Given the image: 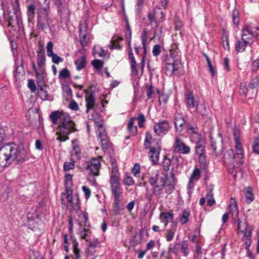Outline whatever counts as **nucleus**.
Returning a JSON list of instances; mask_svg holds the SVG:
<instances>
[{"mask_svg": "<svg viewBox=\"0 0 259 259\" xmlns=\"http://www.w3.org/2000/svg\"><path fill=\"white\" fill-rule=\"evenodd\" d=\"M159 12L160 14H162V12L161 11V9L159 7L156 6L153 10V13H150V12L148 13V14L147 15V18H148V20L149 21L150 24L151 25H152V23L154 22H155L156 23H157V21L156 20V14Z\"/></svg>", "mask_w": 259, "mask_h": 259, "instance_id": "nucleus-36", "label": "nucleus"}, {"mask_svg": "<svg viewBox=\"0 0 259 259\" xmlns=\"http://www.w3.org/2000/svg\"><path fill=\"white\" fill-rule=\"evenodd\" d=\"M233 135L235 142V147L237 151L236 153V156L239 158V163L240 164L244 163L243 158V149L242 147L241 141H240V130L235 125L233 128Z\"/></svg>", "mask_w": 259, "mask_h": 259, "instance_id": "nucleus-8", "label": "nucleus"}, {"mask_svg": "<svg viewBox=\"0 0 259 259\" xmlns=\"http://www.w3.org/2000/svg\"><path fill=\"white\" fill-rule=\"evenodd\" d=\"M159 172L158 171H156L155 175L154 176H151L149 178L148 182L151 186L154 187L158 185L157 184V183L159 179Z\"/></svg>", "mask_w": 259, "mask_h": 259, "instance_id": "nucleus-58", "label": "nucleus"}, {"mask_svg": "<svg viewBox=\"0 0 259 259\" xmlns=\"http://www.w3.org/2000/svg\"><path fill=\"white\" fill-rule=\"evenodd\" d=\"M30 158L27 149L23 146L14 147L11 145L0 147V166L7 167L12 164H21Z\"/></svg>", "mask_w": 259, "mask_h": 259, "instance_id": "nucleus-1", "label": "nucleus"}, {"mask_svg": "<svg viewBox=\"0 0 259 259\" xmlns=\"http://www.w3.org/2000/svg\"><path fill=\"white\" fill-rule=\"evenodd\" d=\"M31 251L32 254L29 256V259H45L39 251L31 250Z\"/></svg>", "mask_w": 259, "mask_h": 259, "instance_id": "nucleus-64", "label": "nucleus"}, {"mask_svg": "<svg viewBox=\"0 0 259 259\" xmlns=\"http://www.w3.org/2000/svg\"><path fill=\"white\" fill-rule=\"evenodd\" d=\"M37 64L39 69H42V67L45 64L46 56L43 46H39L37 51Z\"/></svg>", "mask_w": 259, "mask_h": 259, "instance_id": "nucleus-25", "label": "nucleus"}, {"mask_svg": "<svg viewBox=\"0 0 259 259\" xmlns=\"http://www.w3.org/2000/svg\"><path fill=\"white\" fill-rule=\"evenodd\" d=\"M45 6H40L36 11V28L39 31H45L49 29L52 32L54 27L51 25L52 20L51 17L50 0H45Z\"/></svg>", "mask_w": 259, "mask_h": 259, "instance_id": "nucleus-3", "label": "nucleus"}, {"mask_svg": "<svg viewBox=\"0 0 259 259\" xmlns=\"http://www.w3.org/2000/svg\"><path fill=\"white\" fill-rule=\"evenodd\" d=\"M176 183L170 182L169 184L165 185V192L167 195H170L174 192L175 188Z\"/></svg>", "mask_w": 259, "mask_h": 259, "instance_id": "nucleus-62", "label": "nucleus"}, {"mask_svg": "<svg viewBox=\"0 0 259 259\" xmlns=\"http://www.w3.org/2000/svg\"><path fill=\"white\" fill-rule=\"evenodd\" d=\"M186 122L184 115L182 114L178 113L175 114L174 124L175 127L177 132L181 133L183 131L184 126L186 127Z\"/></svg>", "mask_w": 259, "mask_h": 259, "instance_id": "nucleus-19", "label": "nucleus"}, {"mask_svg": "<svg viewBox=\"0 0 259 259\" xmlns=\"http://www.w3.org/2000/svg\"><path fill=\"white\" fill-rule=\"evenodd\" d=\"M171 128L169 122L167 120H161L154 125L153 130L155 134L160 136L161 134H166Z\"/></svg>", "mask_w": 259, "mask_h": 259, "instance_id": "nucleus-14", "label": "nucleus"}, {"mask_svg": "<svg viewBox=\"0 0 259 259\" xmlns=\"http://www.w3.org/2000/svg\"><path fill=\"white\" fill-rule=\"evenodd\" d=\"M174 218V214L172 212H161L159 215V219L166 223L172 222Z\"/></svg>", "mask_w": 259, "mask_h": 259, "instance_id": "nucleus-41", "label": "nucleus"}, {"mask_svg": "<svg viewBox=\"0 0 259 259\" xmlns=\"http://www.w3.org/2000/svg\"><path fill=\"white\" fill-rule=\"evenodd\" d=\"M218 137V139H215L211 134L209 135L210 148L217 157H220L222 155L224 149L222 135L219 133Z\"/></svg>", "mask_w": 259, "mask_h": 259, "instance_id": "nucleus-7", "label": "nucleus"}, {"mask_svg": "<svg viewBox=\"0 0 259 259\" xmlns=\"http://www.w3.org/2000/svg\"><path fill=\"white\" fill-rule=\"evenodd\" d=\"M70 162L65 161L63 165V170L65 171L73 169L75 168V163L76 161L73 157L70 158Z\"/></svg>", "mask_w": 259, "mask_h": 259, "instance_id": "nucleus-50", "label": "nucleus"}, {"mask_svg": "<svg viewBox=\"0 0 259 259\" xmlns=\"http://www.w3.org/2000/svg\"><path fill=\"white\" fill-rule=\"evenodd\" d=\"M49 117L54 124L58 123L59 131L63 135H70L78 132L74 121L71 119L70 115L63 111L56 110L52 111Z\"/></svg>", "mask_w": 259, "mask_h": 259, "instance_id": "nucleus-2", "label": "nucleus"}, {"mask_svg": "<svg viewBox=\"0 0 259 259\" xmlns=\"http://www.w3.org/2000/svg\"><path fill=\"white\" fill-rule=\"evenodd\" d=\"M190 141L195 144L205 142V138L198 132L189 136Z\"/></svg>", "mask_w": 259, "mask_h": 259, "instance_id": "nucleus-39", "label": "nucleus"}, {"mask_svg": "<svg viewBox=\"0 0 259 259\" xmlns=\"http://www.w3.org/2000/svg\"><path fill=\"white\" fill-rule=\"evenodd\" d=\"M206 143H197L195 146V153L198 156V162L201 168H205L206 164V155L204 153Z\"/></svg>", "mask_w": 259, "mask_h": 259, "instance_id": "nucleus-11", "label": "nucleus"}, {"mask_svg": "<svg viewBox=\"0 0 259 259\" xmlns=\"http://www.w3.org/2000/svg\"><path fill=\"white\" fill-rule=\"evenodd\" d=\"M88 246L89 247L86 249L85 251L86 253L91 255H94L96 252L95 248L97 247V245L92 242H90Z\"/></svg>", "mask_w": 259, "mask_h": 259, "instance_id": "nucleus-57", "label": "nucleus"}, {"mask_svg": "<svg viewBox=\"0 0 259 259\" xmlns=\"http://www.w3.org/2000/svg\"><path fill=\"white\" fill-rule=\"evenodd\" d=\"M174 19L175 30L176 31L180 30L183 26L182 21L178 16H176Z\"/></svg>", "mask_w": 259, "mask_h": 259, "instance_id": "nucleus-63", "label": "nucleus"}, {"mask_svg": "<svg viewBox=\"0 0 259 259\" xmlns=\"http://www.w3.org/2000/svg\"><path fill=\"white\" fill-rule=\"evenodd\" d=\"M200 175H201L200 169L199 168L195 167L194 169L190 178L192 180L197 181L200 179Z\"/></svg>", "mask_w": 259, "mask_h": 259, "instance_id": "nucleus-60", "label": "nucleus"}, {"mask_svg": "<svg viewBox=\"0 0 259 259\" xmlns=\"http://www.w3.org/2000/svg\"><path fill=\"white\" fill-rule=\"evenodd\" d=\"M44 79V76L36 79L37 96L42 101H52L53 98L49 97L47 91L45 89V87H48L49 85L45 83Z\"/></svg>", "mask_w": 259, "mask_h": 259, "instance_id": "nucleus-9", "label": "nucleus"}, {"mask_svg": "<svg viewBox=\"0 0 259 259\" xmlns=\"http://www.w3.org/2000/svg\"><path fill=\"white\" fill-rule=\"evenodd\" d=\"M248 189L249 190H247L245 192V201L247 204H250L254 200V196L251 188L249 187Z\"/></svg>", "mask_w": 259, "mask_h": 259, "instance_id": "nucleus-47", "label": "nucleus"}, {"mask_svg": "<svg viewBox=\"0 0 259 259\" xmlns=\"http://www.w3.org/2000/svg\"><path fill=\"white\" fill-rule=\"evenodd\" d=\"M247 85L250 89L251 98H256L258 93L257 89L259 87V77L251 78Z\"/></svg>", "mask_w": 259, "mask_h": 259, "instance_id": "nucleus-22", "label": "nucleus"}, {"mask_svg": "<svg viewBox=\"0 0 259 259\" xmlns=\"http://www.w3.org/2000/svg\"><path fill=\"white\" fill-rule=\"evenodd\" d=\"M241 36L244 39H246V41L249 42H251L253 45V38L256 39L257 41H259V32L253 31L252 28L249 26H245L241 29Z\"/></svg>", "mask_w": 259, "mask_h": 259, "instance_id": "nucleus-13", "label": "nucleus"}, {"mask_svg": "<svg viewBox=\"0 0 259 259\" xmlns=\"http://www.w3.org/2000/svg\"><path fill=\"white\" fill-rule=\"evenodd\" d=\"M171 164V159L167 157L166 156H165L163 159L162 164L163 169L165 171H168L169 170Z\"/></svg>", "mask_w": 259, "mask_h": 259, "instance_id": "nucleus-55", "label": "nucleus"}, {"mask_svg": "<svg viewBox=\"0 0 259 259\" xmlns=\"http://www.w3.org/2000/svg\"><path fill=\"white\" fill-rule=\"evenodd\" d=\"M110 163L112 166V170H111V175H110V180H112V177H116L117 178H119L118 175L119 173V169L117 166L116 160L114 157L110 158Z\"/></svg>", "mask_w": 259, "mask_h": 259, "instance_id": "nucleus-34", "label": "nucleus"}, {"mask_svg": "<svg viewBox=\"0 0 259 259\" xmlns=\"http://www.w3.org/2000/svg\"><path fill=\"white\" fill-rule=\"evenodd\" d=\"M202 54L203 56L205 57V58L206 60L208 68V70L210 72V73H211V75L212 77H214L217 72H216L215 69L214 68V67L212 66V64L211 63L210 58L204 52H202Z\"/></svg>", "mask_w": 259, "mask_h": 259, "instance_id": "nucleus-44", "label": "nucleus"}, {"mask_svg": "<svg viewBox=\"0 0 259 259\" xmlns=\"http://www.w3.org/2000/svg\"><path fill=\"white\" fill-rule=\"evenodd\" d=\"M174 147V151L175 153L181 152L183 154H188L190 152V147L186 145L185 143L179 138L176 139Z\"/></svg>", "mask_w": 259, "mask_h": 259, "instance_id": "nucleus-16", "label": "nucleus"}, {"mask_svg": "<svg viewBox=\"0 0 259 259\" xmlns=\"http://www.w3.org/2000/svg\"><path fill=\"white\" fill-rule=\"evenodd\" d=\"M13 11L12 12L10 10H7L8 18H6L4 20L7 22V26L8 27H11L15 30L16 26L19 28L21 25H22V19L21 11Z\"/></svg>", "mask_w": 259, "mask_h": 259, "instance_id": "nucleus-6", "label": "nucleus"}, {"mask_svg": "<svg viewBox=\"0 0 259 259\" xmlns=\"http://www.w3.org/2000/svg\"><path fill=\"white\" fill-rule=\"evenodd\" d=\"M238 94L240 97L244 98L246 100H249L254 99V98H251L250 89L249 88L247 84V82H240L239 88L238 90Z\"/></svg>", "mask_w": 259, "mask_h": 259, "instance_id": "nucleus-21", "label": "nucleus"}, {"mask_svg": "<svg viewBox=\"0 0 259 259\" xmlns=\"http://www.w3.org/2000/svg\"><path fill=\"white\" fill-rule=\"evenodd\" d=\"M92 120H93L96 125L98 128L103 129L104 124L103 123V119L101 117V115L95 109L93 110V112L91 115Z\"/></svg>", "mask_w": 259, "mask_h": 259, "instance_id": "nucleus-29", "label": "nucleus"}, {"mask_svg": "<svg viewBox=\"0 0 259 259\" xmlns=\"http://www.w3.org/2000/svg\"><path fill=\"white\" fill-rule=\"evenodd\" d=\"M23 59H21V64L20 65H18L15 62V65L16 66V70H15V81L16 82H20V80L24 78V77L25 76V71L24 70V66H23Z\"/></svg>", "mask_w": 259, "mask_h": 259, "instance_id": "nucleus-27", "label": "nucleus"}, {"mask_svg": "<svg viewBox=\"0 0 259 259\" xmlns=\"http://www.w3.org/2000/svg\"><path fill=\"white\" fill-rule=\"evenodd\" d=\"M237 221V229L239 230V231L243 233L244 236L246 237V238L251 239L253 231L252 226L249 227L247 230L241 229L242 221L240 220V219H238Z\"/></svg>", "mask_w": 259, "mask_h": 259, "instance_id": "nucleus-32", "label": "nucleus"}, {"mask_svg": "<svg viewBox=\"0 0 259 259\" xmlns=\"http://www.w3.org/2000/svg\"><path fill=\"white\" fill-rule=\"evenodd\" d=\"M153 140L151 134L147 131L145 134V138L144 143V148L145 150L150 149L149 158L152 162L153 165L157 164L159 159V156L161 150V141L158 140L154 146L151 147Z\"/></svg>", "mask_w": 259, "mask_h": 259, "instance_id": "nucleus-4", "label": "nucleus"}, {"mask_svg": "<svg viewBox=\"0 0 259 259\" xmlns=\"http://www.w3.org/2000/svg\"><path fill=\"white\" fill-rule=\"evenodd\" d=\"M235 158V154L231 149H229L225 151L223 155V161L224 163H233Z\"/></svg>", "mask_w": 259, "mask_h": 259, "instance_id": "nucleus-31", "label": "nucleus"}, {"mask_svg": "<svg viewBox=\"0 0 259 259\" xmlns=\"http://www.w3.org/2000/svg\"><path fill=\"white\" fill-rule=\"evenodd\" d=\"M186 131L189 136L195 134L199 131V128L196 123L191 124L190 122L186 123Z\"/></svg>", "mask_w": 259, "mask_h": 259, "instance_id": "nucleus-38", "label": "nucleus"}, {"mask_svg": "<svg viewBox=\"0 0 259 259\" xmlns=\"http://www.w3.org/2000/svg\"><path fill=\"white\" fill-rule=\"evenodd\" d=\"M143 238V231L140 230L139 232L136 233L131 236L129 239V244L131 247H135L142 243Z\"/></svg>", "mask_w": 259, "mask_h": 259, "instance_id": "nucleus-26", "label": "nucleus"}, {"mask_svg": "<svg viewBox=\"0 0 259 259\" xmlns=\"http://www.w3.org/2000/svg\"><path fill=\"white\" fill-rule=\"evenodd\" d=\"M72 150L71 151V157L77 161L81 159V149L79 146V141L78 139H75L71 141Z\"/></svg>", "mask_w": 259, "mask_h": 259, "instance_id": "nucleus-17", "label": "nucleus"}, {"mask_svg": "<svg viewBox=\"0 0 259 259\" xmlns=\"http://www.w3.org/2000/svg\"><path fill=\"white\" fill-rule=\"evenodd\" d=\"M101 168V162L100 160L96 158H92L89 162H87L83 169L88 172V180L93 185H95L96 183L95 176L99 175L100 169Z\"/></svg>", "mask_w": 259, "mask_h": 259, "instance_id": "nucleus-5", "label": "nucleus"}, {"mask_svg": "<svg viewBox=\"0 0 259 259\" xmlns=\"http://www.w3.org/2000/svg\"><path fill=\"white\" fill-rule=\"evenodd\" d=\"M145 89L146 91V94L148 99H154L156 97V93L154 90V87L151 82L150 83H146Z\"/></svg>", "mask_w": 259, "mask_h": 259, "instance_id": "nucleus-37", "label": "nucleus"}, {"mask_svg": "<svg viewBox=\"0 0 259 259\" xmlns=\"http://www.w3.org/2000/svg\"><path fill=\"white\" fill-rule=\"evenodd\" d=\"M247 46L252 47V43L246 41V39H244L243 37H241L240 40H237L235 44V49L236 52L238 53H242L244 52Z\"/></svg>", "mask_w": 259, "mask_h": 259, "instance_id": "nucleus-23", "label": "nucleus"}, {"mask_svg": "<svg viewBox=\"0 0 259 259\" xmlns=\"http://www.w3.org/2000/svg\"><path fill=\"white\" fill-rule=\"evenodd\" d=\"M136 119V117H132L128 121L127 124V130L130 132V134L135 136L137 134L138 128L137 126H134V121Z\"/></svg>", "mask_w": 259, "mask_h": 259, "instance_id": "nucleus-40", "label": "nucleus"}, {"mask_svg": "<svg viewBox=\"0 0 259 259\" xmlns=\"http://www.w3.org/2000/svg\"><path fill=\"white\" fill-rule=\"evenodd\" d=\"M187 110L192 114L197 112L198 106L200 103L195 100L193 93L189 92L185 94V100Z\"/></svg>", "mask_w": 259, "mask_h": 259, "instance_id": "nucleus-12", "label": "nucleus"}, {"mask_svg": "<svg viewBox=\"0 0 259 259\" xmlns=\"http://www.w3.org/2000/svg\"><path fill=\"white\" fill-rule=\"evenodd\" d=\"M167 65L171 66V68H173L175 71H176L180 69L181 66L182 65V63L180 60L174 59L172 60V62H168Z\"/></svg>", "mask_w": 259, "mask_h": 259, "instance_id": "nucleus-56", "label": "nucleus"}, {"mask_svg": "<svg viewBox=\"0 0 259 259\" xmlns=\"http://www.w3.org/2000/svg\"><path fill=\"white\" fill-rule=\"evenodd\" d=\"M212 191L213 189L212 188L206 193V198H207V205L209 206H212L215 203V201L213 198Z\"/></svg>", "mask_w": 259, "mask_h": 259, "instance_id": "nucleus-52", "label": "nucleus"}, {"mask_svg": "<svg viewBox=\"0 0 259 259\" xmlns=\"http://www.w3.org/2000/svg\"><path fill=\"white\" fill-rule=\"evenodd\" d=\"M110 184L111 192L114 198H120L122 194V191L119 182V178L112 177V180H110Z\"/></svg>", "mask_w": 259, "mask_h": 259, "instance_id": "nucleus-15", "label": "nucleus"}, {"mask_svg": "<svg viewBox=\"0 0 259 259\" xmlns=\"http://www.w3.org/2000/svg\"><path fill=\"white\" fill-rule=\"evenodd\" d=\"M61 22L68 24L70 20L71 11L68 6H64L57 9Z\"/></svg>", "mask_w": 259, "mask_h": 259, "instance_id": "nucleus-18", "label": "nucleus"}, {"mask_svg": "<svg viewBox=\"0 0 259 259\" xmlns=\"http://www.w3.org/2000/svg\"><path fill=\"white\" fill-rule=\"evenodd\" d=\"M31 65H32V69L35 73L36 79L38 78H40L41 77H43L44 74L45 72V69H40V70L39 69V71H38L37 69L35 62L33 60L31 61Z\"/></svg>", "mask_w": 259, "mask_h": 259, "instance_id": "nucleus-51", "label": "nucleus"}, {"mask_svg": "<svg viewBox=\"0 0 259 259\" xmlns=\"http://www.w3.org/2000/svg\"><path fill=\"white\" fill-rule=\"evenodd\" d=\"M98 138L101 140V147L103 151H107L111 145L110 138L108 137L105 128L103 129V132L99 131Z\"/></svg>", "mask_w": 259, "mask_h": 259, "instance_id": "nucleus-20", "label": "nucleus"}, {"mask_svg": "<svg viewBox=\"0 0 259 259\" xmlns=\"http://www.w3.org/2000/svg\"><path fill=\"white\" fill-rule=\"evenodd\" d=\"M91 65L95 70H100L104 65V62L100 59H94L91 61Z\"/></svg>", "mask_w": 259, "mask_h": 259, "instance_id": "nucleus-54", "label": "nucleus"}, {"mask_svg": "<svg viewBox=\"0 0 259 259\" xmlns=\"http://www.w3.org/2000/svg\"><path fill=\"white\" fill-rule=\"evenodd\" d=\"M190 211L186 209H185L182 212V214L180 218L181 225H184L186 224L189 220V217L190 216Z\"/></svg>", "mask_w": 259, "mask_h": 259, "instance_id": "nucleus-53", "label": "nucleus"}, {"mask_svg": "<svg viewBox=\"0 0 259 259\" xmlns=\"http://www.w3.org/2000/svg\"><path fill=\"white\" fill-rule=\"evenodd\" d=\"M36 7L34 3L29 4L27 7V16L28 18V21L29 22H32L34 17L35 14Z\"/></svg>", "mask_w": 259, "mask_h": 259, "instance_id": "nucleus-33", "label": "nucleus"}, {"mask_svg": "<svg viewBox=\"0 0 259 259\" xmlns=\"http://www.w3.org/2000/svg\"><path fill=\"white\" fill-rule=\"evenodd\" d=\"M120 198H114V202L112 204L113 211L115 215H118L120 213L121 208L120 207Z\"/></svg>", "mask_w": 259, "mask_h": 259, "instance_id": "nucleus-48", "label": "nucleus"}, {"mask_svg": "<svg viewBox=\"0 0 259 259\" xmlns=\"http://www.w3.org/2000/svg\"><path fill=\"white\" fill-rule=\"evenodd\" d=\"M78 225L80 227L79 232L78 234L80 235V238L82 239L85 240L86 241H89L88 239V233L91 234L92 233L91 231L88 229L86 228H81L82 224L80 222H78Z\"/></svg>", "mask_w": 259, "mask_h": 259, "instance_id": "nucleus-45", "label": "nucleus"}, {"mask_svg": "<svg viewBox=\"0 0 259 259\" xmlns=\"http://www.w3.org/2000/svg\"><path fill=\"white\" fill-rule=\"evenodd\" d=\"M123 183L125 186H132L135 184V182L133 178L126 174L123 181Z\"/></svg>", "mask_w": 259, "mask_h": 259, "instance_id": "nucleus-59", "label": "nucleus"}, {"mask_svg": "<svg viewBox=\"0 0 259 259\" xmlns=\"http://www.w3.org/2000/svg\"><path fill=\"white\" fill-rule=\"evenodd\" d=\"M59 77L60 78L66 79L70 77V72L67 68L62 69L59 74Z\"/></svg>", "mask_w": 259, "mask_h": 259, "instance_id": "nucleus-61", "label": "nucleus"}, {"mask_svg": "<svg viewBox=\"0 0 259 259\" xmlns=\"http://www.w3.org/2000/svg\"><path fill=\"white\" fill-rule=\"evenodd\" d=\"M123 20L125 23V36L131 37H132V31L127 16L123 17Z\"/></svg>", "mask_w": 259, "mask_h": 259, "instance_id": "nucleus-49", "label": "nucleus"}, {"mask_svg": "<svg viewBox=\"0 0 259 259\" xmlns=\"http://www.w3.org/2000/svg\"><path fill=\"white\" fill-rule=\"evenodd\" d=\"M222 42L223 46L225 50L230 51V47L229 41V36L225 29L223 28Z\"/></svg>", "mask_w": 259, "mask_h": 259, "instance_id": "nucleus-43", "label": "nucleus"}, {"mask_svg": "<svg viewBox=\"0 0 259 259\" xmlns=\"http://www.w3.org/2000/svg\"><path fill=\"white\" fill-rule=\"evenodd\" d=\"M128 58L131 64V68L132 76L137 77L138 76V70L137 63L135 58L133 51H128Z\"/></svg>", "mask_w": 259, "mask_h": 259, "instance_id": "nucleus-24", "label": "nucleus"}, {"mask_svg": "<svg viewBox=\"0 0 259 259\" xmlns=\"http://www.w3.org/2000/svg\"><path fill=\"white\" fill-rule=\"evenodd\" d=\"M76 66V69L78 71L84 68L87 65V58L85 55H83L79 59L76 60L74 62Z\"/></svg>", "mask_w": 259, "mask_h": 259, "instance_id": "nucleus-35", "label": "nucleus"}, {"mask_svg": "<svg viewBox=\"0 0 259 259\" xmlns=\"http://www.w3.org/2000/svg\"><path fill=\"white\" fill-rule=\"evenodd\" d=\"M96 85L94 84H91L89 89L84 90V93L85 94V102H86V112H88L90 110L94 108L95 104V91L93 90V88H96Z\"/></svg>", "mask_w": 259, "mask_h": 259, "instance_id": "nucleus-10", "label": "nucleus"}, {"mask_svg": "<svg viewBox=\"0 0 259 259\" xmlns=\"http://www.w3.org/2000/svg\"><path fill=\"white\" fill-rule=\"evenodd\" d=\"M196 112H198L199 115L200 116V119H207L209 118V114L204 102L200 103L199 104Z\"/></svg>", "mask_w": 259, "mask_h": 259, "instance_id": "nucleus-30", "label": "nucleus"}, {"mask_svg": "<svg viewBox=\"0 0 259 259\" xmlns=\"http://www.w3.org/2000/svg\"><path fill=\"white\" fill-rule=\"evenodd\" d=\"M239 16L240 13L238 9L235 7L232 13V18L233 23L237 27L239 25Z\"/></svg>", "mask_w": 259, "mask_h": 259, "instance_id": "nucleus-46", "label": "nucleus"}, {"mask_svg": "<svg viewBox=\"0 0 259 259\" xmlns=\"http://www.w3.org/2000/svg\"><path fill=\"white\" fill-rule=\"evenodd\" d=\"M73 175L70 174H66L65 176V191H68L69 189H72L71 188L73 186L72 177Z\"/></svg>", "mask_w": 259, "mask_h": 259, "instance_id": "nucleus-42", "label": "nucleus"}, {"mask_svg": "<svg viewBox=\"0 0 259 259\" xmlns=\"http://www.w3.org/2000/svg\"><path fill=\"white\" fill-rule=\"evenodd\" d=\"M149 32V31L148 30L147 28H145L142 30V32L140 35V38L142 42V45L143 46V53L142 54V57L144 56V59H146V55H147V48H146V44L147 42L148 35Z\"/></svg>", "mask_w": 259, "mask_h": 259, "instance_id": "nucleus-28", "label": "nucleus"}]
</instances>
